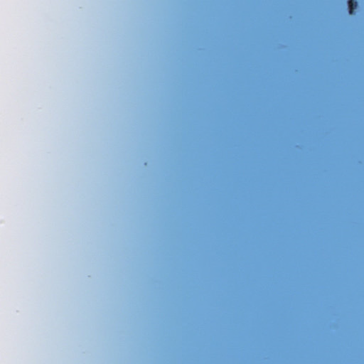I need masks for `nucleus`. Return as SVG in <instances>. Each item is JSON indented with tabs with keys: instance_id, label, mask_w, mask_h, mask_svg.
<instances>
[{
	"instance_id": "1",
	"label": "nucleus",
	"mask_w": 364,
	"mask_h": 364,
	"mask_svg": "<svg viewBox=\"0 0 364 364\" xmlns=\"http://www.w3.org/2000/svg\"><path fill=\"white\" fill-rule=\"evenodd\" d=\"M358 6V3L355 0H348V9H349V14H353L354 12V10L356 9Z\"/></svg>"
}]
</instances>
